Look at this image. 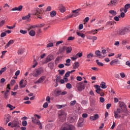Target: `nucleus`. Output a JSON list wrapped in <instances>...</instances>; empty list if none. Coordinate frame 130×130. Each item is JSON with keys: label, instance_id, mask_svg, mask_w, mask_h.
Returning a JSON list of instances; mask_svg holds the SVG:
<instances>
[{"label": "nucleus", "instance_id": "nucleus-64", "mask_svg": "<svg viewBox=\"0 0 130 130\" xmlns=\"http://www.w3.org/2000/svg\"><path fill=\"white\" fill-rule=\"evenodd\" d=\"M18 54H22L23 53V50L22 49H19L18 51Z\"/></svg>", "mask_w": 130, "mask_h": 130}, {"label": "nucleus", "instance_id": "nucleus-48", "mask_svg": "<svg viewBox=\"0 0 130 130\" xmlns=\"http://www.w3.org/2000/svg\"><path fill=\"white\" fill-rule=\"evenodd\" d=\"M20 33H21V34H27V30H24L23 29H20Z\"/></svg>", "mask_w": 130, "mask_h": 130}, {"label": "nucleus", "instance_id": "nucleus-38", "mask_svg": "<svg viewBox=\"0 0 130 130\" xmlns=\"http://www.w3.org/2000/svg\"><path fill=\"white\" fill-rule=\"evenodd\" d=\"M80 11H81V9H77L76 10L72 11V13H75V14H79V12H80Z\"/></svg>", "mask_w": 130, "mask_h": 130}, {"label": "nucleus", "instance_id": "nucleus-21", "mask_svg": "<svg viewBox=\"0 0 130 130\" xmlns=\"http://www.w3.org/2000/svg\"><path fill=\"white\" fill-rule=\"evenodd\" d=\"M48 67L50 69V70H53V68H54V63L53 62L49 63Z\"/></svg>", "mask_w": 130, "mask_h": 130}, {"label": "nucleus", "instance_id": "nucleus-62", "mask_svg": "<svg viewBox=\"0 0 130 130\" xmlns=\"http://www.w3.org/2000/svg\"><path fill=\"white\" fill-rule=\"evenodd\" d=\"M120 76L121 77V78H125V74L124 73H120Z\"/></svg>", "mask_w": 130, "mask_h": 130}, {"label": "nucleus", "instance_id": "nucleus-5", "mask_svg": "<svg viewBox=\"0 0 130 130\" xmlns=\"http://www.w3.org/2000/svg\"><path fill=\"white\" fill-rule=\"evenodd\" d=\"M60 130H76V127L73 125L66 124Z\"/></svg>", "mask_w": 130, "mask_h": 130}, {"label": "nucleus", "instance_id": "nucleus-3", "mask_svg": "<svg viewBox=\"0 0 130 130\" xmlns=\"http://www.w3.org/2000/svg\"><path fill=\"white\" fill-rule=\"evenodd\" d=\"M58 114L59 118L61 121H62V120H66V118L67 117V113H66V112H64V110H61L59 111L58 112Z\"/></svg>", "mask_w": 130, "mask_h": 130}, {"label": "nucleus", "instance_id": "nucleus-7", "mask_svg": "<svg viewBox=\"0 0 130 130\" xmlns=\"http://www.w3.org/2000/svg\"><path fill=\"white\" fill-rule=\"evenodd\" d=\"M45 79H46V77L43 76L41 77L38 81L35 82V84H41V83H43L44 81L45 80Z\"/></svg>", "mask_w": 130, "mask_h": 130}, {"label": "nucleus", "instance_id": "nucleus-11", "mask_svg": "<svg viewBox=\"0 0 130 130\" xmlns=\"http://www.w3.org/2000/svg\"><path fill=\"white\" fill-rule=\"evenodd\" d=\"M117 4V1L116 0H111L110 3L108 4L109 7H115Z\"/></svg>", "mask_w": 130, "mask_h": 130}, {"label": "nucleus", "instance_id": "nucleus-23", "mask_svg": "<svg viewBox=\"0 0 130 130\" xmlns=\"http://www.w3.org/2000/svg\"><path fill=\"white\" fill-rule=\"evenodd\" d=\"M95 55L98 57H101L102 56V54L101 53V51L100 50L95 51Z\"/></svg>", "mask_w": 130, "mask_h": 130}, {"label": "nucleus", "instance_id": "nucleus-52", "mask_svg": "<svg viewBox=\"0 0 130 130\" xmlns=\"http://www.w3.org/2000/svg\"><path fill=\"white\" fill-rule=\"evenodd\" d=\"M6 27L8 29H14V28L16 27V24H14L13 26H10L7 25Z\"/></svg>", "mask_w": 130, "mask_h": 130}, {"label": "nucleus", "instance_id": "nucleus-44", "mask_svg": "<svg viewBox=\"0 0 130 130\" xmlns=\"http://www.w3.org/2000/svg\"><path fill=\"white\" fill-rule=\"evenodd\" d=\"M46 46L48 48H49V47H53V43H50L48 44Z\"/></svg>", "mask_w": 130, "mask_h": 130}, {"label": "nucleus", "instance_id": "nucleus-54", "mask_svg": "<svg viewBox=\"0 0 130 130\" xmlns=\"http://www.w3.org/2000/svg\"><path fill=\"white\" fill-rule=\"evenodd\" d=\"M56 96H59V95H61V90H57L56 92Z\"/></svg>", "mask_w": 130, "mask_h": 130}, {"label": "nucleus", "instance_id": "nucleus-50", "mask_svg": "<svg viewBox=\"0 0 130 130\" xmlns=\"http://www.w3.org/2000/svg\"><path fill=\"white\" fill-rule=\"evenodd\" d=\"M58 72H59V73L60 75H64V73H66V71L64 70H62V71L58 70Z\"/></svg>", "mask_w": 130, "mask_h": 130}, {"label": "nucleus", "instance_id": "nucleus-26", "mask_svg": "<svg viewBox=\"0 0 130 130\" xmlns=\"http://www.w3.org/2000/svg\"><path fill=\"white\" fill-rule=\"evenodd\" d=\"M109 13L112 15V16H116L117 15V13L114 10H110Z\"/></svg>", "mask_w": 130, "mask_h": 130}, {"label": "nucleus", "instance_id": "nucleus-10", "mask_svg": "<svg viewBox=\"0 0 130 130\" xmlns=\"http://www.w3.org/2000/svg\"><path fill=\"white\" fill-rule=\"evenodd\" d=\"M54 59V56L52 55H49L46 58L45 62L47 63V62H49V61H51L53 59Z\"/></svg>", "mask_w": 130, "mask_h": 130}, {"label": "nucleus", "instance_id": "nucleus-18", "mask_svg": "<svg viewBox=\"0 0 130 130\" xmlns=\"http://www.w3.org/2000/svg\"><path fill=\"white\" fill-rule=\"evenodd\" d=\"M130 8V4H127L124 6V13H127V10Z\"/></svg>", "mask_w": 130, "mask_h": 130}, {"label": "nucleus", "instance_id": "nucleus-33", "mask_svg": "<svg viewBox=\"0 0 130 130\" xmlns=\"http://www.w3.org/2000/svg\"><path fill=\"white\" fill-rule=\"evenodd\" d=\"M29 34L30 36H35L36 32H35V31L31 30L29 31Z\"/></svg>", "mask_w": 130, "mask_h": 130}, {"label": "nucleus", "instance_id": "nucleus-27", "mask_svg": "<svg viewBox=\"0 0 130 130\" xmlns=\"http://www.w3.org/2000/svg\"><path fill=\"white\" fill-rule=\"evenodd\" d=\"M35 124L39 125L40 129H42V124H41V122L39 120H37V122H36Z\"/></svg>", "mask_w": 130, "mask_h": 130}, {"label": "nucleus", "instance_id": "nucleus-55", "mask_svg": "<svg viewBox=\"0 0 130 130\" xmlns=\"http://www.w3.org/2000/svg\"><path fill=\"white\" fill-rule=\"evenodd\" d=\"M37 120H36V117H32V122H33L34 123H36Z\"/></svg>", "mask_w": 130, "mask_h": 130}, {"label": "nucleus", "instance_id": "nucleus-9", "mask_svg": "<svg viewBox=\"0 0 130 130\" xmlns=\"http://www.w3.org/2000/svg\"><path fill=\"white\" fill-rule=\"evenodd\" d=\"M34 15L38 16V18H39V19H42V17H41V16H42V15H43V14L42 13L39 12V10L37 9V10H35Z\"/></svg>", "mask_w": 130, "mask_h": 130}, {"label": "nucleus", "instance_id": "nucleus-4", "mask_svg": "<svg viewBox=\"0 0 130 130\" xmlns=\"http://www.w3.org/2000/svg\"><path fill=\"white\" fill-rule=\"evenodd\" d=\"M127 32H128V28L125 27L119 29V30L117 31V34L118 35L123 36L125 35L127 33Z\"/></svg>", "mask_w": 130, "mask_h": 130}, {"label": "nucleus", "instance_id": "nucleus-6", "mask_svg": "<svg viewBox=\"0 0 130 130\" xmlns=\"http://www.w3.org/2000/svg\"><path fill=\"white\" fill-rule=\"evenodd\" d=\"M76 87L78 89V91H81L82 90H85V85L83 84V82L77 83Z\"/></svg>", "mask_w": 130, "mask_h": 130}, {"label": "nucleus", "instance_id": "nucleus-36", "mask_svg": "<svg viewBox=\"0 0 130 130\" xmlns=\"http://www.w3.org/2000/svg\"><path fill=\"white\" fill-rule=\"evenodd\" d=\"M6 24V20H3L0 22V27H3Z\"/></svg>", "mask_w": 130, "mask_h": 130}, {"label": "nucleus", "instance_id": "nucleus-19", "mask_svg": "<svg viewBox=\"0 0 130 130\" xmlns=\"http://www.w3.org/2000/svg\"><path fill=\"white\" fill-rule=\"evenodd\" d=\"M64 51H66V46H63L62 48H59V52L60 53H64Z\"/></svg>", "mask_w": 130, "mask_h": 130}, {"label": "nucleus", "instance_id": "nucleus-32", "mask_svg": "<svg viewBox=\"0 0 130 130\" xmlns=\"http://www.w3.org/2000/svg\"><path fill=\"white\" fill-rule=\"evenodd\" d=\"M76 33H77V35H78V36L82 37V38H85V35L84 34L81 33L78 31H77Z\"/></svg>", "mask_w": 130, "mask_h": 130}, {"label": "nucleus", "instance_id": "nucleus-28", "mask_svg": "<svg viewBox=\"0 0 130 130\" xmlns=\"http://www.w3.org/2000/svg\"><path fill=\"white\" fill-rule=\"evenodd\" d=\"M56 15V11L53 10L50 12V16L52 18H53Z\"/></svg>", "mask_w": 130, "mask_h": 130}, {"label": "nucleus", "instance_id": "nucleus-35", "mask_svg": "<svg viewBox=\"0 0 130 130\" xmlns=\"http://www.w3.org/2000/svg\"><path fill=\"white\" fill-rule=\"evenodd\" d=\"M56 107L58 108V109H61V108H63V107H66V105H57Z\"/></svg>", "mask_w": 130, "mask_h": 130}, {"label": "nucleus", "instance_id": "nucleus-37", "mask_svg": "<svg viewBox=\"0 0 130 130\" xmlns=\"http://www.w3.org/2000/svg\"><path fill=\"white\" fill-rule=\"evenodd\" d=\"M70 75H71V72L70 71H68L65 74L64 78H69Z\"/></svg>", "mask_w": 130, "mask_h": 130}, {"label": "nucleus", "instance_id": "nucleus-58", "mask_svg": "<svg viewBox=\"0 0 130 130\" xmlns=\"http://www.w3.org/2000/svg\"><path fill=\"white\" fill-rule=\"evenodd\" d=\"M5 36H7V33H6V32H3L1 33V37H5Z\"/></svg>", "mask_w": 130, "mask_h": 130}, {"label": "nucleus", "instance_id": "nucleus-53", "mask_svg": "<svg viewBox=\"0 0 130 130\" xmlns=\"http://www.w3.org/2000/svg\"><path fill=\"white\" fill-rule=\"evenodd\" d=\"M7 107H8L10 109V110H13V105L9 104L7 105Z\"/></svg>", "mask_w": 130, "mask_h": 130}, {"label": "nucleus", "instance_id": "nucleus-42", "mask_svg": "<svg viewBox=\"0 0 130 130\" xmlns=\"http://www.w3.org/2000/svg\"><path fill=\"white\" fill-rule=\"evenodd\" d=\"M70 18H74L73 14H70L69 16L66 17L63 20H68V19H70Z\"/></svg>", "mask_w": 130, "mask_h": 130}, {"label": "nucleus", "instance_id": "nucleus-25", "mask_svg": "<svg viewBox=\"0 0 130 130\" xmlns=\"http://www.w3.org/2000/svg\"><path fill=\"white\" fill-rule=\"evenodd\" d=\"M14 42V40H13L9 41V42L5 46V48H8V47H9L11 44H13Z\"/></svg>", "mask_w": 130, "mask_h": 130}, {"label": "nucleus", "instance_id": "nucleus-59", "mask_svg": "<svg viewBox=\"0 0 130 130\" xmlns=\"http://www.w3.org/2000/svg\"><path fill=\"white\" fill-rule=\"evenodd\" d=\"M15 84H16V80L14 79L12 80L11 81V85H12V86H14Z\"/></svg>", "mask_w": 130, "mask_h": 130}, {"label": "nucleus", "instance_id": "nucleus-49", "mask_svg": "<svg viewBox=\"0 0 130 130\" xmlns=\"http://www.w3.org/2000/svg\"><path fill=\"white\" fill-rule=\"evenodd\" d=\"M43 107L44 108H47V107H48V103L47 102L45 103L43 105Z\"/></svg>", "mask_w": 130, "mask_h": 130}, {"label": "nucleus", "instance_id": "nucleus-43", "mask_svg": "<svg viewBox=\"0 0 130 130\" xmlns=\"http://www.w3.org/2000/svg\"><path fill=\"white\" fill-rule=\"evenodd\" d=\"M69 119L70 122H71V123L74 122V121H75V119H74L73 117H70L69 118Z\"/></svg>", "mask_w": 130, "mask_h": 130}, {"label": "nucleus", "instance_id": "nucleus-46", "mask_svg": "<svg viewBox=\"0 0 130 130\" xmlns=\"http://www.w3.org/2000/svg\"><path fill=\"white\" fill-rule=\"evenodd\" d=\"M77 101H76V100H74V101H71L70 102V105L71 106H74V105H75Z\"/></svg>", "mask_w": 130, "mask_h": 130}, {"label": "nucleus", "instance_id": "nucleus-31", "mask_svg": "<svg viewBox=\"0 0 130 130\" xmlns=\"http://www.w3.org/2000/svg\"><path fill=\"white\" fill-rule=\"evenodd\" d=\"M96 62L98 64V66H99V67H103V66H104V64L101 62H99V59H96Z\"/></svg>", "mask_w": 130, "mask_h": 130}, {"label": "nucleus", "instance_id": "nucleus-13", "mask_svg": "<svg viewBox=\"0 0 130 130\" xmlns=\"http://www.w3.org/2000/svg\"><path fill=\"white\" fill-rule=\"evenodd\" d=\"M59 10L61 13H64L66 12V7L62 4H60L59 5Z\"/></svg>", "mask_w": 130, "mask_h": 130}, {"label": "nucleus", "instance_id": "nucleus-14", "mask_svg": "<svg viewBox=\"0 0 130 130\" xmlns=\"http://www.w3.org/2000/svg\"><path fill=\"white\" fill-rule=\"evenodd\" d=\"M23 10V6L20 5L18 7H15L12 9V11H18L19 12H21Z\"/></svg>", "mask_w": 130, "mask_h": 130}, {"label": "nucleus", "instance_id": "nucleus-39", "mask_svg": "<svg viewBox=\"0 0 130 130\" xmlns=\"http://www.w3.org/2000/svg\"><path fill=\"white\" fill-rule=\"evenodd\" d=\"M72 86L71 83H68L66 84V87L67 88V89H72Z\"/></svg>", "mask_w": 130, "mask_h": 130}, {"label": "nucleus", "instance_id": "nucleus-61", "mask_svg": "<svg viewBox=\"0 0 130 130\" xmlns=\"http://www.w3.org/2000/svg\"><path fill=\"white\" fill-rule=\"evenodd\" d=\"M76 54L77 55L78 57H82V56H83V52L78 53Z\"/></svg>", "mask_w": 130, "mask_h": 130}, {"label": "nucleus", "instance_id": "nucleus-29", "mask_svg": "<svg viewBox=\"0 0 130 130\" xmlns=\"http://www.w3.org/2000/svg\"><path fill=\"white\" fill-rule=\"evenodd\" d=\"M61 58H62L61 56H57L55 60V63H58V62H59V60H60Z\"/></svg>", "mask_w": 130, "mask_h": 130}, {"label": "nucleus", "instance_id": "nucleus-34", "mask_svg": "<svg viewBox=\"0 0 130 130\" xmlns=\"http://www.w3.org/2000/svg\"><path fill=\"white\" fill-rule=\"evenodd\" d=\"M10 120H11V117L10 115L7 116L6 119V124H8V123L10 122Z\"/></svg>", "mask_w": 130, "mask_h": 130}, {"label": "nucleus", "instance_id": "nucleus-22", "mask_svg": "<svg viewBox=\"0 0 130 130\" xmlns=\"http://www.w3.org/2000/svg\"><path fill=\"white\" fill-rule=\"evenodd\" d=\"M122 45H126V44H129V40H123L121 42Z\"/></svg>", "mask_w": 130, "mask_h": 130}, {"label": "nucleus", "instance_id": "nucleus-12", "mask_svg": "<svg viewBox=\"0 0 130 130\" xmlns=\"http://www.w3.org/2000/svg\"><path fill=\"white\" fill-rule=\"evenodd\" d=\"M65 50H66L67 54H69V53H71L72 51L73 50V48L71 46H66Z\"/></svg>", "mask_w": 130, "mask_h": 130}, {"label": "nucleus", "instance_id": "nucleus-45", "mask_svg": "<svg viewBox=\"0 0 130 130\" xmlns=\"http://www.w3.org/2000/svg\"><path fill=\"white\" fill-rule=\"evenodd\" d=\"M45 25V24H38V25L36 26V28H42V27H44V26Z\"/></svg>", "mask_w": 130, "mask_h": 130}, {"label": "nucleus", "instance_id": "nucleus-2", "mask_svg": "<svg viewBox=\"0 0 130 130\" xmlns=\"http://www.w3.org/2000/svg\"><path fill=\"white\" fill-rule=\"evenodd\" d=\"M44 72V70H43V69L39 68L36 69L35 71H34L33 73L30 74L29 75L33 76V77H35V78H37V77H38V76L41 75V74H43Z\"/></svg>", "mask_w": 130, "mask_h": 130}, {"label": "nucleus", "instance_id": "nucleus-17", "mask_svg": "<svg viewBox=\"0 0 130 130\" xmlns=\"http://www.w3.org/2000/svg\"><path fill=\"white\" fill-rule=\"evenodd\" d=\"M23 83H24V79H22L19 83L20 88H25V87H26V86L27 85L26 83H24V84H23Z\"/></svg>", "mask_w": 130, "mask_h": 130}, {"label": "nucleus", "instance_id": "nucleus-20", "mask_svg": "<svg viewBox=\"0 0 130 130\" xmlns=\"http://www.w3.org/2000/svg\"><path fill=\"white\" fill-rule=\"evenodd\" d=\"M79 67H80V62H76L74 63L73 69H74V70H76V69H78V68H79Z\"/></svg>", "mask_w": 130, "mask_h": 130}, {"label": "nucleus", "instance_id": "nucleus-16", "mask_svg": "<svg viewBox=\"0 0 130 130\" xmlns=\"http://www.w3.org/2000/svg\"><path fill=\"white\" fill-rule=\"evenodd\" d=\"M98 118H99V115L98 114H95L94 116L90 117V119L91 121L96 120V119H98Z\"/></svg>", "mask_w": 130, "mask_h": 130}, {"label": "nucleus", "instance_id": "nucleus-51", "mask_svg": "<svg viewBox=\"0 0 130 130\" xmlns=\"http://www.w3.org/2000/svg\"><path fill=\"white\" fill-rule=\"evenodd\" d=\"M75 39V37H69L68 39V41H73Z\"/></svg>", "mask_w": 130, "mask_h": 130}, {"label": "nucleus", "instance_id": "nucleus-57", "mask_svg": "<svg viewBox=\"0 0 130 130\" xmlns=\"http://www.w3.org/2000/svg\"><path fill=\"white\" fill-rule=\"evenodd\" d=\"M76 80L77 81H79V82H81V81H82V77L77 76V78H76Z\"/></svg>", "mask_w": 130, "mask_h": 130}, {"label": "nucleus", "instance_id": "nucleus-60", "mask_svg": "<svg viewBox=\"0 0 130 130\" xmlns=\"http://www.w3.org/2000/svg\"><path fill=\"white\" fill-rule=\"evenodd\" d=\"M9 95H10V94L8 93L7 92H5V95H4V98L5 99H8Z\"/></svg>", "mask_w": 130, "mask_h": 130}, {"label": "nucleus", "instance_id": "nucleus-1", "mask_svg": "<svg viewBox=\"0 0 130 130\" xmlns=\"http://www.w3.org/2000/svg\"><path fill=\"white\" fill-rule=\"evenodd\" d=\"M119 107L121 109L118 108L116 111L114 112V117L116 119L120 118L121 117V115H120V113H121V111L122 112H126L127 111V108L126 107V105L122 102H119Z\"/></svg>", "mask_w": 130, "mask_h": 130}, {"label": "nucleus", "instance_id": "nucleus-30", "mask_svg": "<svg viewBox=\"0 0 130 130\" xmlns=\"http://www.w3.org/2000/svg\"><path fill=\"white\" fill-rule=\"evenodd\" d=\"M30 18H31V14H28L27 15L23 17L22 20H28V19H30Z\"/></svg>", "mask_w": 130, "mask_h": 130}, {"label": "nucleus", "instance_id": "nucleus-15", "mask_svg": "<svg viewBox=\"0 0 130 130\" xmlns=\"http://www.w3.org/2000/svg\"><path fill=\"white\" fill-rule=\"evenodd\" d=\"M118 61L119 60L117 59H114L110 62V64L112 66H115V64H118Z\"/></svg>", "mask_w": 130, "mask_h": 130}, {"label": "nucleus", "instance_id": "nucleus-41", "mask_svg": "<svg viewBox=\"0 0 130 130\" xmlns=\"http://www.w3.org/2000/svg\"><path fill=\"white\" fill-rule=\"evenodd\" d=\"M94 56V54L93 53H89L87 55V58H92Z\"/></svg>", "mask_w": 130, "mask_h": 130}, {"label": "nucleus", "instance_id": "nucleus-8", "mask_svg": "<svg viewBox=\"0 0 130 130\" xmlns=\"http://www.w3.org/2000/svg\"><path fill=\"white\" fill-rule=\"evenodd\" d=\"M11 127H16V128H19L20 127V123L18 121H13L12 122V124Z\"/></svg>", "mask_w": 130, "mask_h": 130}, {"label": "nucleus", "instance_id": "nucleus-63", "mask_svg": "<svg viewBox=\"0 0 130 130\" xmlns=\"http://www.w3.org/2000/svg\"><path fill=\"white\" fill-rule=\"evenodd\" d=\"M50 11H51V6H48L47 9H46V12H50Z\"/></svg>", "mask_w": 130, "mask_h": 130}, {"label": "nucleus", "instance_id": "nucleus-24", "mask_svg": "<svg viewBox=\"0 0 130 130\" xmlns=\"http://www.w3.org/2000/svg\"><path fill=\"white\" fill-rule=\"evenodd\" d=\"M100 86L102 89H106V88H107V86H106V83L104 82H102Z\"/></svg>", "mask_w": 130, "mask_h": 130}, {"label": "nucleus", "instance_id": "nucleus-56", "mask_svg": "<svg viewBox=\"0 0 130 130\" xmlns=\"http://www.w3.org/2000/svg\"><path fill=\"white\" fill-rule=\"evenodd\" d=\"M100 102H101L102 103H103L105 101V99L103 97H101L100 98Z\"/></svg>", "mask_w": 130, "mask_h": 130}, {"label": "nucleus", "instance_id": "nucleus-40", "mask_svg": "<svg viewBox=\"0 0 130 130\" xmlns=\"http://www.w3.org/2000/svg\"><path fill=\"white\" fill-rule=\"evenodd\" d=\"M22 124L23 126H27V124H28V123L27 122V121L24 120L22 122Z\"/></svg>", "mask_w": 130, "mask_h": 130}, {"label": "nucleus", "instance_id": "nucleus-47", "mask_svg": "<svg viewBox=\"0 0 130 130\" xmlns=\"http://www.w3.org/2000/svg\"><path fill=\"white\" fill-rule=\"evenodd\" d=\"M34 64L32 66V68L34 69L35 68H36V66L38 64V62L36 61V59L34 60Z\"/></svg>", "mask_w": 130, "mask_h": 130}]
</instances>
